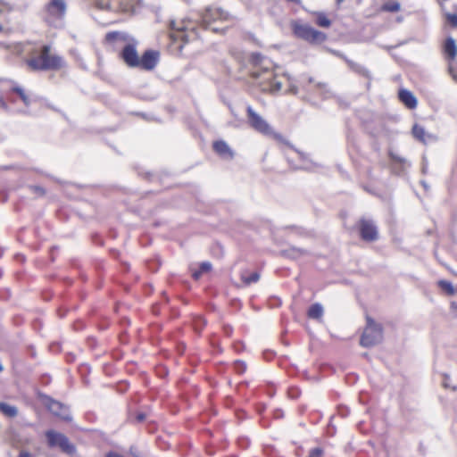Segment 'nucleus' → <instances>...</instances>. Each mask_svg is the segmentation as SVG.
<instances>
[{
  "label": "nucleus",
  "mask_w": 457,
  "mask_h": 457,
  "mask_svg": "<svg viewBox=\"0 0 457 457\" xmlns=\"http://www.w3.org/2000/svg\"><path fill=\"white\" fill-rule=\"evenodd\" d=\"M130 453L133 457H139L133 447L130 448Z\"/></svg>",
  "instance_id": "nucleus-43"
},
{
  "label": "nucleus",
  "mask_w": 457,
  "mask_h": 457,
  "mask_svg": "<svg viewBox=\"0 0 457 457\" xmlns=\"http://www.w3.org/2000/svg\"><path fill=\"white\" fill-rule=\"evenodd\" d=\"M450 75L452 76L453 79L457 82V73L454 72L453 69L452 67L449 68Z\"/></svg>",
  "instance_id": "nucleus-40"
},
{
  "label": "nucleus",
  "mask_w": 457,
  "mask_h": 457,
  "mask_svg": "<svg viewBox=\"0 0 457 457\" xmlns=\"http://www.w3.org/2000/svg\"><path fill=\"white\" fill-rule=\"evenodd\" d=\"M380 10L386 12H398L401 10V4L397 1L389 0L382 4Z\"/></svg>",
  "instance_id": "nucleus-22"
},
{
  "label": "nucleus",
  "mask_w": 457,
  "mask_h": 457,
  "mask_svg": "<svg viewBox=\"0 0 457 457\" xmlns=\"http://www.w3.org/2000/svg\"><path fill=\"white\" fill-rule=\"evenodd\" d=\"M18 457H34V455L27 451H21Z\"/></svg>",
  "instance_id": "nucleus-39"
},
{
  "label": "nucleus",
  "mask_w": 457,
  "mask_h": 457,
  "mask_svg": "<svg viewBox=\"0 0 457 457\" xmlns=\"http://www.w3.org/2000/svg\"><path fill=\"white\" fill-rule=\"evenodd\" d=\"M212 269V264L209 262H204L201 263L198 270L193 272V277L198 279L203 273L208 272Z\"/></svg>",
  "instance_id": "nucleus-27"
},
{
  "label": "nucleus",
  "mask_w": 457,
  "mask_h": 457,
  "mask_svg": "<svg viewBox=\"0 0 457 457\" xmlns=\"http://www.w3.org/2000/svg\"><path fill=\"white\" fill-rule=\"evenodd\" d=\"M444 21L445 25L457 28V5L453 6V12L444 13Z\"/></svg>",
  "instance_id": "nucleus-21"
},
{
  "label": "nucleus",
  "mask_w": 457,
  "mask_h": 457,
  "mask_svg": "<svg viewBox=\"0 0 457 457\" xmlns=\"http://www.w3.org/2000/svg\"><path fill=\"white\" fill-rule=\"evenodd\" d=\"M251 62L253 65L251 75L258 80L261 89L270 94L278 93L282 88L283 82L271 71L270 61L265 60L259 54H253Z\"/></svg>",
  "instance_id": "nucleus-1"
},
{
  "label": "nucleus",
  "mask_w": 457,
  "mask_h": 457,
  "mask_svg": "<svg viewBox=\"0 0 457 457\" xmlns=\"http://www.w3.org/2000/svg\"><path fill=\"white\" fill-rule=\"evenodd\" d=\"M28 66L33 71L55 70L62 66V59L51 53L50 46H37L26 60Z\"/></svg>",
  "instance_id": "nucleus-3"
},
{
  "label": "nucleus",
  "mask_w": 457,
  "mask_h": 457,
  "mask_svg": "<svg viewBox=\"0 0 457 457\" xmlns=\"http://www.w3.org/2000/svg\"><path fill=\"white\" fill-rule=\"evenodd\" d=\"M214 151L224 159H232L234 154L228 145L223 141L219 140L213 143Z\"/></svg>",
  "instance_id": "nucleus-16"
},
{
  "label": "nucleus",
  "mask_w": 457,
  "mask_h": 457,
  "mask_svg": "<svg viewBox=\"0 0 457 457\" xmlns=\"http://www.w3.org/2000/svg\"><path fill=\"white\" fill-rule=\"evenodd\" d=\"M220 17V13L218 9L207 8L204 10L202 19L206 24H209L212 21H215Z\"/></svg>",
  "instance_id": "nucleus-20"
},
{
  "label": "nucleus",
  "mask_w": 457,
  "mask_h": 457,
  "mask_svg": "<svg viewBox=\"0 0 457 457\" xmlns=\"http://www.w3.org/2000/svg\"><path fill=\"white\" fill-rule=\"evenodd\" d=\"M383 339L381 325L376 323L372 319H367V326L361 337L360 344L363 347H371L379 344Z\"/></svg>",
  "instance_id": "nucleus-4"
},
{
  "label": "nucleus",
  "mask_w": 457,
  "mask_h": 457,
  "mask_svg": "<svg viewBox=\"0 0 457 457\" xmlns=\"http://www.w3.org/2000/svg\"><path fill=\"white\" fill-rule=\"evenodd\" d=\"M287 2H289V3H294L295 4H301V0H286Z\"/></svg>",
  "instance_id": "nucleus-46"
},
{
  "label": "nucleus",
  "mask_w": 457,
  "mask_h": 457,
  "mask_svg": "<svg viewBox=\"0 0 457 457\" xmlns=\"http://www.w3.org/2000/svg\"><path fill=\"white\" fill-rule=\"evenodd\" d=\"M390 157H391L392 161H393L395 163H399V164H402V165H403V166H404V165H407V166H409V165H410V164L408 163V162H407L405 159H403V158L400 157L399 155H397V154H394V153H392V152L390 153Z\"/></svg>",
  "instance_id": "nucleus-32"
},
{
  "label": "nucleus",
  "mask_w": 457,
  "mask_h": 457,
  "mask_svg": "<svg viewBox=\"0 0 457 457\" xmlns=\"http://www.w3.org/2000/svg\"><path fill=\"white\" fill-rule=\"evenodd\" d=\"M444 52L450 59H454L457 54V46L453 38L447 37L444 45Z\"/></svg>",
  "instance_id": "nucleus-18"
},
{
  "label": "nucleus",
  "mask_w": 457,
  "mask_h": 457,
  "mask_svg": "<svg viewBox=\"0 0 457 457\" xmlns=\"http://www.w3.org/2000/svg\"><path fill=\"white\" fill-rule=\"evenodd\" d=\"M116 21H118V19H108V20L99 21V24L102 26H109L111 24L115 23Z\"/></svg>",
  "instance_id": "nucleus-37"
},
{
  "label": "nucleus",
  "mask_w": 457,
  "mask_h": 457,
  "mask_svg": "<svg viewBox=\"0 0 457 457\" xmlns=\"http://www.w3.org/2000/svg\"><path fill=\"white\" fill-rule=\"evenodd\" d=\"M234 366H235V370L238 372V373H243L245 369H246V366L245 364V362L241 361H237L235 363H234Z\"/></svg>",
  "instance_id": "nucleus-34"
},
{
  "label": "nucleus",
  "mask_w": 457,
  "mask_h": 457,
  "mask_svg": "<svg viewBox=\"0 0 457 457\" xmlns=\"http://www.w3.org/2000/svg\"><path fill=\"white\" fill-rule=\"evenodd\" d=\"M297 38L312 45H320L326 40V35L321 30H293Z\"/></svg>",
  "instance_id": "nucleus-9"
},
{
  "label": "nucleus",
  "mask_w": 457,
  "mask_h": 457,
  "mask_svg": "<svg viewBox=\"0 0 457 457\" xmlns=\"http://www.w3.org/2000/svg\"><path fill=\"white\" fill-rule=\"evenodd\" d=\"M95 4L101 10L111 12L112 0H95Z\"/></svg>",
  "instance_id": "nucleus-29"
},
{
  "label": "nucleus",
  "mask_w": 457,
  "mask_h": 457,
  "mask_svg": "<svg viewBox=\"0 0 457 457\" xmlns=\"http://www.w3.org/2000/svg\"><path fill=\"white\" fill-rule=\"evenodd\" d=\"M12 91L20 96L25 106L29 107L31 104L32 99L30 96L22 87L16 86L12 88Z\"/></svg>",
  "instance_id": "nucleus-23"
},
{
  "label": "nucleus",
  "mask_w": 457,
  "mask_h": 457,
  "mask_svg": "<svg viewBox=\"0 0 457 457\" xmlns=\"http://www.w3.org/2000/svg\"><path fill=\"white\" fill-rule=\"evenodd\" d=\"M438 285L439 287L445 290V292H447L449 295H453V292H454V288L453 287V285L449 282V281H446V280H440L438 282Z\"/></svg>",
  "instance_id": "nucleus-30"
},
{
  "label": "nucleus",
  "mask_w": 457,
  "mask_h": 457,
  "mask_svg": "<svg viewBox=\"0 0 457 457\" xmlns=\"http://www.w3.org/2000/svg\"><path fill=\"white\" fill-rule=\"evenodd\" d=\"M360 233L361 238L366 241H374L378 237L377 227L369 220H361Z\"/></svg>",
  "instance_id": "nucleus-12"
},
{
  "label": "nucleus",
  "mask_w": 457,
  "mask_h": 457,
  "mask_svg": "<svg viewBox=\"0 0 457 457\" xmlns=\"http://www.w3.org/2000/svg\"><path fill=\"white\" fill-rule=\"evenodd\" d=\"M322 450L320 448H314L311 450L309 453V457H321L322 456Z\"/></svg>",
  "instance_id": "nucleus-35"
},
{
  "label": "nucleus",
  "mask_w": 457,
  "mask_h": 457,
  "mask_svg": "<svg viewBox=\"0 0 457 457\" xmlns=\"http://www.w3.org/2000/svg\"><path fill=\"white\" fill-rule=\"evenodd\" d=\"M400 101L409 109H415L418 104V100L414 94L408 89H401L398 93Z\"/></svg>",
  "instance_id": "nucleus-14"
},
{
  "label": "nucleus",
  "mask_w": 457,
  "mask_h": 457,
  "mask_svg": "<svg viewBox=\"0 0 457 457\" xmlns=\"http://www.w3.org/2000/svg\"><path fill=\"white\" fill-rule=\"evenodd\" d=\"M337 1L338 3H341V2H343L344 0H337Z\"/></svg>",
  "instance_id": "nucleus-49"
},
{
  "label": "nucleus",
  "mask_w": 457,
  "mask_h": 457,
  "mask_svg": "<svg viewBox=\"0 0 457 457\" xmlns=\"http://www.w3.org/2000/svg\"><path fill=\"white\" fill-rule=\"evenodd\" d=\"M247 118L249 125L256 131L266 135L273 136L277 139H281V136L276 134L270 124L258 114L250 105L246 107Z\"/></svg>",
  "instance_id": "nucleus-5"
},
{
  "label": "nucleus",
  "mask_w": 457,
  "mask_h": 457,
  "mask_svg": "<svg viewBox=\"0 0 457 457\" xmlns=\"http://www.w3.org/2000/svg\"><path fill=\"white\" fill-rule=\"evenodd\" d=\"M346 62H347L349 67L352 68L353 70H354L355 71H357L359 73H362L363 75H365L367 77L369 76L368 75V71L364 68L361 67L360 65H357V64L353 63L351 61L347 60Z\"/></svg>",
  "instance_id": "nucleus-31"
},
{
  "label": "nucleus",
  "mask_w": 457,
  "mask_h": 457,
  "mask_svg": "<svg viewBox=\"0 0 457 457\" xmlns=\"http://www.w3.org/2000/svg\"><path fill=\"white\" fill-rule=\"evenodd\" d=\"M294 29H303V28L300 27V26H295Z\"/></svg>",
  "instance_id": "nucleus-48"
},
{
  "label": "nucleus",
  "mask_w": 457,
  "mask_h": 457,
  "mask_svg": "<svg viewBox=\"0 0 457 457\" xmlns=\"http://www.w3.org/2000/svg\"><path fill=\"white\" fill-rule=\"evenodd\" d=\"M314 23L319 27L328 28L331 25V21L324 12L313 13Z\"/></svg>",
  "instance_id": "nucleus-19"
},
{
  "label": "nucleus",
  "mask_w": 457,
  "mask_h": 457,
  "mask_svg": "<svg viewBox=\"0 0 457 457\" xmlns=\"http://www.w3.org/2000/svg\"><path fill=\"white\" fill-rule=\"evenodd\" d=\"M448 379H449V378H448V377H445V378H444L443 386H444L445 387H449V386H449Z\"/></svg>",
  "instance_id": "nucleus-42"
},
{
  "label": "nucleus",
  "mask_w": 457,
  "mask_h": 457,
  "mask_svg": "<svg viewBox=\"0 0 457 457\" xmlns=\"http://www.w3.org/2000/svg\"><path fill=\"white\" fill-rule=\"evenodd\" d=\"M46 436L50 447H58L62 452L69 455L75 454L76 446L70 442L65 435L54 430H47Z\"/></svg>",
  "instance_id": "nucleus-6"
},
{
  "label": "nucleus",
  "mask_w": 457,
  "mask_h": 457,
  "mask_svg": "<svg viewBox=\"0 0 457 457\" xmlns=\"http://www.w3.org/2000/svg\"><path fill=\"white\" fill-rule=\"evenodd\" d=\"M160 54L155 50H146L141 58H139V67L146 70L152 71L155 68L159 62Z\"/></svg>",
  "instance_id": "nucleus-11"
},
{
  "label": "nucleus",
  "mask_w": 457,
  "mask_h": 457,
  "mask_svg": "<svg viewBox=\"0 0 457 457\" xmlns=\"http://www.w3.org/2000/svg\"><path fill=\"white\" fill-rule=\"evenodd\" d=\"M303 90L306 92L305 99H311L312 94H319L322 98H328L331 96V91L324 83H315L312 78H309L308 84L302 86Z\"/></svg>",
  "instance_id": "nucleus-7"
},
{
  "label": "nucleus",
  "mask_w": 457,
  "mask_h": 457,
  "mask_svg": "<svg viewBox=\"0 0 457 457\" xmlns=\"http://www.w3.org/2000/svg\"><path fill=\"white\" fill-rule=\"evenodd\" d=\"M108 42H113L117 47H121L120 57L127 66L139 67V55L137 51V41L121 30H115L106 35Z\"/></svg>",
  "instance_id": "nucleus-2"
},
{
  "label": "nucleus",
  "mask_w": 457,
  "mask_h": 457,
  "mask_svg": "<svg viewBox=\"0 0 457 457\" xmlns=\"http://www.w3.org/2000/svg\"><path fill=\"white\" fill-rule=\"evenodd\" d=\"M185 32H186V30L178 29V30H172V32L170 34V37L172 40V42L179 44L177 48H179V50H181L183 47V45L179 43V40L185 39V37H186Z\"/></svg>",
  "instance_id": "nucleus-25"
},
{
  "label": "nucleus",
  "mask_w": 457,
  "mask_h": 457,
  "mask_svg": "<svg viewBox=\"0 0 457 457\" xmlns=\"http://www.w3.org/2000/svg\"><path fill=\"white\" fill-rule=\"evenodd\" d=\"M44 403L54 415L59 417L64 420H71V416H70L68 408L66 406L62 405L61 403H59L50 397H46Z\"/></svg>",
  "instance_id": "nucleus-10"
},
{
  "label": "nucleus",
  "mask_w": 457,
  "mask_h": 457,
  "mask_svg": "<svg viewBox=\"0 0 457 457\" xmlns=\"http://www.w3.org/2000/svg\"><path fill=\"white\" fill-rule=\"evenodd\" d=\"M0 106L4 109H6L7 108V105L5 104V102L2 99H0Z\"/></svg>",
  "instance_id": "nucleus-45"
},
{
  "label": "nucleus",
  "mask_w": 457,
  "mask_h": 457,
  "mask_svg": "<svg viewBox=\"0 0 457 457\" xmlns=\"http://www.w3.org/2000/svg\"><path fill=\"white\" fill-rule=\"evenodd\" d=\"M137 419L138 421H142L145 420V415L143 413H140L137 415Z\"/></svg>",
  "instance_id": "nucleus-44"
},
{
  "label": "nucleus",
  "mask_w": 457,
  "mask_h": 457,
  "mask_svg": "<svg viewBox=\"0 0 457 457\" xmlns=\"http://www.w3.org/2000/svg\"><path fill=\"white\" fill-rule=\"evenodd\" d=\"M137 0H112V12H133L137 6Z\"/></svg>",
  "instance_id": "nucleus-13"
},
{
  "label": "nucleus",
  "mask_w": 457,
  "mask_h": 457,
  "mask_svg": "<svg viewBox=\"0 0 457 457\" xmlns=\"http://www.w3.org/2000/svg\"><path fill=\"white\" fill-rule=\"evenodd\" d=\"M174 26H175V22L173 21H170V29H175Z\"/></svg>",
  "instance_id": "nucleus-47"
},
{
  "label": "nucleus",
  "mask_w": 457,
  "mask_h": 457,
  "mask_svg": "<svg viewBox=\"0 0 457 457\" xmlns=\"http://www.w3.org/2000/svg\"><path fill=\"white\" fill-rule=\"evenodd\" d=\"M412 135L417 140L422 142L423 144L436 140V137L435 135L427 133L425 129L418 124L413 126Z\"/></svg>",
  "instance_id": "nucleus-15"
},
{
  "label": "nucleus",
  "mask_w": 457,
  "mask_h": 457,
  "mask_svg": "<svg viewBox=\"0 0 457 457\" xmlns=\"http://www.w3.org/2000/svg\"><path fill=\"white\" fill-rule=\"evenodd\" d=\"M293 150L297 154L299 160L301 161V163L296 165L295 168L310 170L314 168V162L311 159H309L307 154L295 149Z\"/></svg>",
  "instance_id": "nucleus-17"
},
{
  "label": "nucleus",
  "mask_w": 457,
  "mask_h": 457,
  "mask_svg": "<svg viewBox=\"0 0 457 457\" xmlns=\"http://www.w3.org/2000/svg\"><path fill=\"white\" fill-rule=\"evenodd\" d=\"M0 411L8 418H13L18 414V409L5 403H0Z\"/></svg>",
  "instance_id": "nucleus-24"
},
{
  "label": "nucleus",
  "mask_w": 457,
  "mask_h": 457,
  "mask_svg": "<svg viewBox=\"0 0 457 457\" xmlns=\"http://www.w3.org/2000/svg\"><path fill=\"white\" fill-rule=\"evenodd\" d=\"M204 324H205V320L203 318H198L195 320V328L196 330H200Z\"/></svg>",
  "instance_id": "nucleus-36"
},
{
  "label": "nucleus",
  "mask_w": 457,
  "mask_h": 457,
  "mask_svg": "<svg viewBox=\"0 0 457 457\" xmlns=\"http://www.w3.org/2000/svg\"><path fill=\"white\" fill-rule=\"evenodd\" d=\"M29 189L31 190L32 193H35V194H37V195H43L44 194V190L40 187L32 186V187H29Z\"/></svg>",
  "instance_id": "nucleus-38"
},
{
  "label": "nucleus",
  "mask_w": 457,
  "mask_h": 457,
  "mask_svg": "<svg viewBox=\"0 0 457 457\" xmlns=\"http://www.w3.org/2000/svg\"><path fill=\"white\" fill-rule=\"evenodd\" d=\"M66 12V3L64 0H50L46 5V12L47 21L61 20Z\"/></svg>",
  "instance_id": "nucleus-8"
},
{
  "label": "nucleus",
  "mask_w": 457,
  "mask_h": 457,
  "mask_svg": "<svg viewBox=\"0 0 457 457\" xmlns=\"http://www.w3.org/2000/svg\"><path fill=\"white\" fill-rule=\"evenodd\" d=\"M106 457H123L122 455H120V453H115V452H110L106 454Z\"/></svg>",
  "instance_id": "nucleus-41"
},
{
  "label": "nucleus",
  "mask_w": 457,
  "mask_h": 457,
  "mask_svg": "<svg viewBox=\"0 0 457 457\" xmlns=\"http://www.w3.org/2000/svg\"><path fill=\"white\" fill-rule=\"evenodd\" d=\"M323 315V307L320 303L312 304L308 311V316L311 319H320Z\"/></svg>",
  "instance_id": "nucleus-26"
},
{
  "label": "nucleus",
  "mask_w": 457,
  "mask_h": 457,
  "mask_svg": "<svg viewBox=\"0 0 457 457\" xmlns=\"http://www.w3.org/2000/svg\"><path fill=\"white\" fill-rule=\"evenodd\" d=\"M289 86L288 88L285 91V94H291V95H297L298 94V87L294 84L290 79H288Z\"/></svg>",
  "instance_id": "nucleus-33"
},
{
  "label": "nucleus",
  "mask_w": 457,
  "mask_h": 457,
  "mask_svg": "<svg viewBox=\"0 0 457 457\" xmlns=\"http://www.w3.org/2000/svg\"><path fill=\"white\" fill-rule=\"evenodd\" d=\"M241 278L245 285H250L251 283L257 282L260 278V275L257 272H253L250 275H247L246 272H243Z\"/></svg>",
  "instance_id": "nucleus-28"
}]
</instances>
